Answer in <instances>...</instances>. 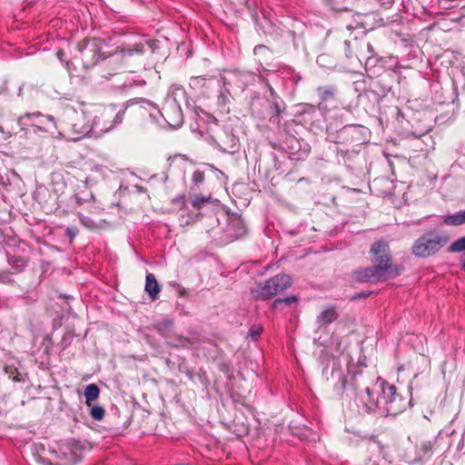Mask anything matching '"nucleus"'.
<instances>
[{
  "mask_svg": "<svg viewBox=\"0 0 465 465\" xmlns=\"http://www.w3.org/2000/svg\"><path fill=\"white\" fill-rule=\"evenodd\" d=\"M296 301H297V297L296 296H290V297H287V298H284V299H276L273 302L272 307L274 309H278L280 307V305L282 304V303H284L286 305H290V304L295 302Z\"/></svg>",
  "mask_w": 465,
  "mask_h": 465,
  "instance_id": "obj_31",
  "label": "nucleus"
},
{
  "mask_svg": "<svg viewBox=\"0 0 465 465\" xmlns=\"http://www.w3.org/2000/svg\"><path fill=\"white\" fill-rule=\"evenodd\" d=\"M161 291V287L156 281V278L153 274L148 273L146 275V282H145V292L149 294V296L155 300Z\"/></svg>",
  "mask_w": 465,
  "mask_h": 465,
  "instance_id": "obj_19",
  "label": "nucleus"
},
{
  "mask_svg": "<svg viewBox=\"0 0 465 465\" xmlns=\"http://www.w3.org/2000/svg\"><path fill=\"white\" fill-rule=\"evenodd\" d=\"M262 331V327L261 325H252L248 331V337L256 341L260 334Z\"/></svg>",
  "mask_w": 465,
  "mask_h": 465,
  "instance_id": "obj_32",
  "label": "nucleus"
},
{
  "mask_svg": "<svg viewBox=\"0 0 465 465\" xmlns=\"http://www.w3.org/2000/svg\"><path fill=\"white\" fill-rule=\"evenodd\" d=\"M463 269H464V271H465V263L463 264Z\"/></svg>",
  "mask_w": 465,
  "mask_h": 465,
  "instance_id": "obj_47",
  "label": "nucleus"
},
{
  "mask_svg": "<svg viewBox=\"0 0 465 465\" xmlns=\"http://www.w3.org/2000/svg\"><path fill=\"white\" fill-rule=\"evenodd\" d=\"M146 82L143 79L137 78L134 79L133 77L131 79H126L124 84V89H131L134 86H143L145 85Z\"/></svg>",
  "mask_w": 465,
  "mask_h": 465,
  "instance_id": "obj_28",
  "label": "nucleus"
},
{
  "mask_svg": "<svg viewBox=\"0 0 465 465\" xmlns=\"http://www.w3.org/2000/svg\"><path fill=\"white\" fill-rule=\"evenodd\" d=\"M462 76L465 78V74L464 73L462 74Z\"/></svg>",
  "mask_w": 465,
  "mask_h": 465,
  "instance_id": "obj_46",
  "label": "nucleus"
},
{
  "mask_svg": "<svg viewBox=\"0 0 465 465\" xmlns=\"http://www.w3.org/2000/svg\"><path fill=\"white\" fill-rule=\"evenodd\" d=\"M371 252L373 254V262H376L377 265L385 266L386 272L391 274V262L388 244L385 242H374L371 248Z\"/></svg>",
  "mask_w": 465,
  "mask_h": 465,
  "instance_id": "obj_15",
  "label": "nucleus"
},
{
  "mask_svg": "<svg viewBox=\"0 0 465 465\" xmlns=\"http://www.w3.org/2000/svg\"><path fill=\"white\" fill-rule=\"evenodd\" d=\"M378 387L377 392L381 391V416H395L404 411L411 404V400L408 401L397 393L394 385L381 381Z\"/></svg>",
  "mask_w": 465,
  "mask_h": 465,
  "instance_id": "obj_4",
  "label": "nucleus"
},
{
  "mask_svg": "<svg viewBox=\"0 0 465 465\" xmlns=\"http://www.w3.org/2000/svg\"><path fill=\"white\" fill-rule=\"evenodd\" d=\"M145 45L142 42L136 43L134 45L133 48H123L121 50V54L124 55H132L134 53L142 54L144 52Z\"/></svg>",
  "mask_w": 465,
  "mask_h": 465,
  "instance_id": "obj_25",
  "label": "nucleus"
},
{
  "mask_svg": "<svg viewBox=\"0 0 465 465\" xmlns=\"http://www.w3.org/2000/svg\"><path fill=\"white\" fill-rule=\"evenodd\" d=\"M380 383H376L372 389L369 387L365 388V390L359 395V399L363 406V409L366 412H373L381 416V407L382 403L381 393V391L377 392L379 389Z\"/></svg>",
  "mask_w": 465,
  "mask_h": 465,
  "instance_id": "obj_11",
  "label": "nucleus"
},
{
  "mask_svg": "<svg viewBox=\"0 0 465 465\" xmlns=\"http://www.w3.org/2000/svg\"><path fill=\"white\" fill-rule=\"evenodd\" d=\"M91 111L93 112V134L95 136L111 131L115 125L122 123L124 114V110L116 111L114 105L100 106Z\"/></svg>",
  "mask_w": 465,
  "mask_h": 465,
  "instance_id": "obj_3",
  "label": "nucleus"
},
{
  "mask_svg": "<svg viewBox=\"0 0 465 465\" xmlns=\"http://www.w3.org/2000/svg\"><path fill=\"white\" fill-rule=\"evenodd\" d=\"M215 82L217 81L213 77L207 78L205 76H195L191 78L190 86L194 89H203L204 87L208 88Z\"/></svg>",
  "mask_w": 465,
  "mask_h": 465,
  "instance_id": "obj_20",
  "label": "nucleus"
},
{
  "mask_svg": "<svg viewBox=\"0 0 465 465\" xmlns=\"http://www.w3.org/2000/svg\"><path fill=\"white\" fill-rule=\"evenodd\" d=\"M78 233V230L75 226H70L66 228V235L70 237V239H74Z\"/></svg>",
  "mask_w": 465,
  "mask_h": 465,
  "instance_id": "obj_35",
  "label": "nucleus"
},
{
  "mask_svg": "<svg viewBox=\"0 0 465 465\" xmlns=\"http://www.w3.org/2000/svg\"><path fill=\"white\" fill-rule=\"evenodd\" d=\"M367 46H368V50H369V52H370V53H372V46H371L370 44H368V45H367Z\"/></svg>",
  "mask_w": 465,
  "mask_h": 465,
  "instance_id": "obj_43",
  "label": "nucleus"
},
{
  "mask_svg": "<svg viewBox=\"0 0 465 465\" xmlns=\"http://www.w3.org/2000/svg\"><path fill=\"white\" fill-rule=\"evenodd\" d=\"M443 222L447 225H453V226L463 224L460 212H457L453 214H448V215L444 216Z\"/></svg>",
  "mask_w": 465,
  "mask_h": 465,
  "instance_id": "obj_24",
  "label": "nucleus"
},
{
  "mask_svg": "<svg viewBox=\"0 0 465 465\" xmlns=\"http://www.w3.org/2000/svg\"><path fill=\"white\" fill-rule=\"evenodd\" d=\"M229 93H230V91L227 88H225L224 91H222V93H221V94L219 96V102L221 104H225L226 103V101H227V94H229Z\"/></svg>",
  "mask_w": 465,
  "mask_h": 465,
  "instance_id": "obj_36",
  "label": "nucleus"
},
{
  "mask_svg": "<svg viewBox=\"0 0 465 465\" xmlns=\"http://www.w3.org/2000/svg\"><path fill=\"white\" fill-rule=\"evenodd\" d=\"M460 213L463 223H465V210L460 211Z\"/></svg>",
  "mask_w": 465,
  "mask_h": 465,
  "instance_id": "obj_41",
  "label": "nucleus"
},
{
  "mask_svg": "<svg viewBox=\"0 0 465 465\" xmlns=\"http://www.w3.org/2000/svg\"><path fill=\"white\" fill-rule=\"evenodd\" d=\"M252 111L261 118H269L273 124H279L280 114L284 110L277 102L258 100L252 104Z\"/></svg>",
  "mask_w": 465,
  "mask_h": 465,
  "instance_id": "obj_10",
  "label": "nucleus"
},
{
  "mask_svg": "<svg viewBox=\"0 0 465 465\" xmlns=\"http://www.w3.org/2000/svg\"><path fill=\"white\" fill-rule=\"evenodd\" d=\"M465 251V236L454 241L449 247L450 252H460Z\"/></svg>",
  "mask_w": 465,
  "mask_h": 465,
  "instance_id": "obj_26",
  "label": "nucleus"
},
{
  "mask_svg": "<svg viewBox=\"0 0 465 465\" xmlns=\"http://www.w3.org/2000/svg\"><path fill=\"white\" fill-rule=\"evenodd\" d=\"M252 75L249 73L229 72L223 78V85L234 87L237 90L243 91Z\"/></svg>",
  "mask_w": 465,
  "mask_h": 465,
  "instance_id": "obj_16",
  "label": "nucleus"
},
{
  "mask_svg": "<svg viewBox=\"0 0 465 465\" xmlns=\"http://www.w3.org/2000/svg\"><path fill=\"white\" fill-rule=\"evenodd\" d=\"M186 93L183 86L173 84L162 106L160 114L168 125L179 127L183 122V115L181 109V102L184 101Z\"/></svg>",
  "mask_w": 465,
  "mask_h": 465,
  "instance_id": "obj_1",
  "label": "nucleus"
},
{
  "mask_svg": "<svg viewBox=\"0 0 465 465\" xmlns=\"http://www.w3.org/2000/svg\"><path fill=\"white\" fill-rule=\"evenodd\" d=\"M101 43L96 39L84 40L78 44L83 64L85 68L95 65L101 59H104L101 54Z\"/></svg>",
  "mask_w": 465,
  "mask_h": 465,
  "instance_id": "obj_9",
  "label": "nucleus"
},
{
  "mask_svg": "<svg viewBox=\"0 0 465 465\" xmlns=\"http://www.w3.org/2000/svg\"><path fill=\"white\" fill-rule=\"evenodd\" d=\"M100 394V389L96 384H88L84 391V395L86 401V404L91 406V402L98 399Z\"/></svg>",
  "mask_w": 465,
  "mask_h": 465,
  "instance_id": "obj_21",
  "label": "nucleus"
},
{
  "mask_svg": "<svg viewBox=\"0 0 465 465\" xmlns=\"http://www.w3.org/2000/svg\"><path fill=\"white\" fill-rule=\"evenodd\" d=\"M368 295H369V293L361 292V293H359L358 295H356L354 298H362V297H367Z\"/></svg>",
  "mask_w": 465,
  "mask_h": 465,
  "instance_id": "obj_40",
  "label": "nucleus"
},
{
  "mask_svg": "<svg viewBox=\"0 0 465 465\" xmlns=\"http://www.w3.org/2000/svg\"><path fill=\"white\" fill-rule=\"evenodd\" d=\"M322 375L327 381H331L337 393H341L345 389L346 379L341 364L337 359H332L330 364L322 371Z\"/></svg>",
  "mask_w": 465,
  "mask_h": 465,
  "instance_id": "obj_13",
  "label": "nucleus"
},
{
  "mask_svg": "<svg viewBox=\"0 0 465 465\" xmlns=\"http://www.w3.org/2000/svg\"><path fill=\"white\" fill-rule=\"evenodd\" d=\"M346 56H347V57H351V51H350V50H347V52H346Z\"/></svg>",
  "mask_w": 465,
  "mask_h": 465,
  "instance_id": "obj_44",
  "label": "nucleus"
},
{
  "mask_svg": "<svg viewBox=\"0 0 465 465\" xmlns=\"http://www.w3.org/2000/svg\"><path fill=\"white\" fill-rule=\"evenodd\" d=\"M81 223L86 228L92 229L95 227V223L88 217L79 214Z\"/></svg>",
  "mask_w": 465,
  "mask_h": 465,
  "instance_id": "obj_34",
  "label": "nucleus"
},
{
  "mask_svg": "<svg viewBox=\"0 0 465 465\" xmlns=\"http://www.w3.org/2000/svg\"><path fill=\"white\" fill-rule=\"evenodd\" d=\"M450 242V236L441 231H429L420 235L412 245V253L420 258L436 254Z\"/></svg>",
  "mask_w": 465,
  "mask_h": 465,
  "instance_id": "obj_2",
  "label": "nucleus"
},
{
  "mask_svg": "<svg viewBox=\"0 0 465 465\" xmlns=\"http://www.w3.org/2000/svg\"><path fill=\"white\" fill-rule=\"evenodd\" d=\"M439 438L440 435L431 440H423L420 442V444L418 446V451L420 458L431 456L433 450L437 448Z\"/></svg>",
  "mask_w": 465,
  "mask_h": 465,
  "instance_id": "obj_18",
  "label": "nucleus"
},
{
  "mask_svg": "<svg viewBox=\"0 0 465 465\" xmlns=\"http://www.w3.org/2000/svg\"><path fill=\"white\" fill-rule=\"evenodd\" d=\"M192 181L195 185L203 183L204 181V173L200 170L194 171L192 176Z\"/></svg>",
  "mask_w": 465,
  "mask_h": 465,
  "instance_id": "obj_33",
  "label": "nucleus"
},
{
  "mask_svg": "<svg viewBox=\"0 0 465 465\" xmlns=\"http://www.w3.org/2000/svg\"><path fill=\"white\" fill-rule=\"evenodd\" d=\"M210 196L206 197L203 195H195L193 199L192 205L193 208L200 209L202 208L206 203L209 202Z\"/></svg>",
  "mask_w": 465,
  "mask_h": 465,
  "instance_id": "obj_30",
  "label": "nucleus"
},
{
  "mask_svg": "<svg viewBox=\"0 0 465 465\" xmlns=\"http://www.w3.org/2000/svg\"><path fill=\"white\" fill-rule=\"evenodd\" d=\"M7 275L5 272H0V282H5Z\"/></svg>",
  "mask_w": 465,
  "mask_h": 465,
  "instance_id": "obj_38",
  "label": "nucleus"
},
{
  "mask_svg": "<svg viewBox=\"0 0 465 465\" xmlns=\"http://www.w3.org/2000/svg\"><path fill=\"white\" fill-rule=\"evenodd\" d=\"M93 112L91 110L85 111L81 110H69L66 113L68 120L66 131L72 134L77 135L72 137V140H78L82 136H85L89 134H93V122H92Z\"/></svg>",
  "mask_w": 465,
  "mask_h": 465,
  "instance_id": "obj_5",
  "label": "nucleus"
},
{
  "mask_svg": "<svg viewBox=\"0 0 465 465\" xmlns=\"http://www.w3.org/2000/svg\"><path fill=\"white\" fill-rule=\"evenodd\" d=\"M9 264L14 268L15 272L22 271L26 265V260L22 256H12L8 260Z\"/></svg>",
  "mask_w": 465,
  "mask_h": 465,
  "instance_id": "obj_22",
  "label": "nucleus"
},
{
  "mask_svg": "<svg viewBox=\"0 0 465 465\" xmlns=\"http://www.w3.org/2000/svg\"><path fill=\"white\" fill-rule=\"evenodd\" d=\"M90 415L95 420H101L104 417V409L98 405L90 406Z\"/></svg>",
  "mask_w": 465,
  "mask_h": 465,
  "instance_id": "obj_27",
  "label": "nucleus"
},
{
  "mask_svg": "<svg viewBox=\"0 0 465 465\" xmlns=\"http://www.w3.org/2000/svg\"><path fill=\"white\" fill-rule=\"evenodd\" d=\"M390 276L391 273L386 272V267L383 265L366 267L354 272V278L360 282L376 283L386 281Z\"/></svg>",
  "mask_w": 465,
  "mask_h": 465,
  "instance_id": "obj_12",
  "label": "nucleus"
},
{
  "mask_svg": "<svg viewBox=\"0 0 465 465\" xmlns=\"http://www.w3.org/2000/svg\"><path fill=\"white\" fill-rule=\"evenodd\" d=\"M339 317V313L335 307L331 306L325 308L316 318V322L319 327L328 325Z\"/></svg>",
  "mask_w": 465,
  "mask_h": 465,
  "instance_id": "obj_17",
  "label": "nucleus"
},
{
  "mask_svg": "<svg viewBox=\"0 0 465 465\" xmlns=\"http://www.w3.org/2000/svg\"><path fill=\"white\" fill-rule=\"evenodd\" d=\"M52 117L45 116L40 113L25 114L19 117L18 124L25 135L40 134L48 132L52 124Z\"/></svg>",
  "mask_w": 465,
  "mask_h": 465,
  "instance_id": "obj_7",
  "label": "nucleus"
},
{
  "mask_svg": "<svg viewBox=\"0 0 465 465\" xmlns=\"http://www.w3.org/2000/svg\"><path fill=\"white\" fill-rule=\"evenodd\" d=\"M75 203L77 205L81 206L84 203H87L89 201L94 199V196L92 193L85 192L83 193V195H80L79 193L75 194L74 196Z\"/></svg>",
  "mask_w": 465,
  "mask_h": 465,
  "instance_id": "obj_29",
  "label": "nucleus"
},
{
  "mask_svg": "<svg viewBox=\"0 0 465 465\" xmlns=\"http://www.w3.org/2000/svg\"><path fill=\"white\" fill-rule=\"evenodd\" d=\"M344 45L349 48L350 43L348 41H345Z\"/></svg>",
  "mask_w": 465,
  "mask_h": 465,
  "instance_id": "obj_45",
  "label": "nucleus"
},
{
  "mask_svg": "<svg viewBox=\"0 0 465 465\" xmlns=\"http://www.w3.org/2000/svg\"><path fill=\"white\" fill-rule=\"evenodd\" d=\"M317 94L322 101H328L334 96V89L331 86H321L317 88Z\"/></svg>",
  "mask_w": 465,
  "mask_h": 465,
  "instance_id": "obj_23",
  "label": "nucleus"
},
{
  "mask_svg": "<svg viewBox=\"0 0 465 465\" xmlns=\"http://www.w3.org/2000/svg\"><path fill=\"white\" fill-rule=\"evenodd\" d=\"M60 465H73L81 460L82 448L74 440H67L58 448Z\"/></svg>",
  "mask_w": 465,
  "mask_h": 465,
  "instance_id": "obj_14",
  "label": "nucleus"
},
{
  "mask_svg": "<svg viewBox=\"0 0 465 465\" xmlns=\"http://www.w3.org/2000/svg\"><path fill=\"white\" fill-rule=\"evenodd\" d=\"M63 54H64V52H63V51H61V50H60V51H58V52H57V56H58L60 59H62Z\"/></svg>",
  "mask_w": 465,
  "mask_h": 465,
  "instance_id": "obj_42",
  "label": "nucleus"
},
{
  "mask_svg": "<svg viewBox=\"0 0 465 465\" xmlns=\"http://www.w3.org/2000/svg\"><path fill=\"white\" fill-rule=\"evenodd\" d=\"M217 148L226 153H234L240 149V139L230 125L219 127L211 136Z\"/></svg>",
  "mask_w": 465,
  "mask_h": 465,
  "instance_id": "obj_8",
  "label": "nucleus"
},
{
  "mask_svg": "<svg viewBox=\"0 0 465 465\" xmlns=\"http://www.w3.org/2000/svg\"><path fill=\"white\" fill-rule=\"evenodd\" d=\"M292 279L287 274H278L266 281L263 284L258 285L252 295L256 299L267 300L288 289L291 286Z\"/></svg>",
  "mask_w": 465,
  "mask_h": 465,
  "instance_id": "obj_6",
  "label": "nucleus"
},
{
  "mask_svg": "<svg viewBox=\"0 0 465 465\" xmlns=\"http://www.w3.org/2000/svg\"><path fill=\"white\" fill-rule=\"evenodd\" d=\"M262 48H264V45H257V46H255L254 49H253L254 54H257L258 50H261Z\"/></svg>",
  "mask_w": 465,
  "mask_h": 465,
  "instance_id": "obj_39",
  "label": "nucleus"
},
{
  "mask_svg": "<svg viewBox=\"0 0 465 465\" xmlns=\"http://www.w3.org/2000/svg\"><path fill=\"white\" fill-rule=\"evenodd\" d=\"M464 447H465V431H464V434L462 435L460 441L458 444V449L460 450H461Z\"/></svg>",
  "mask_w": 465,
  "mask_h": 465,
  "instance_id": "obj_37",
  "label": "nucleus"
}]
</instances>
